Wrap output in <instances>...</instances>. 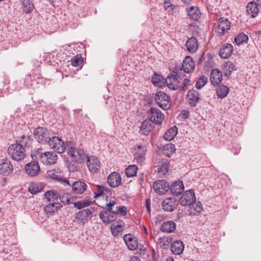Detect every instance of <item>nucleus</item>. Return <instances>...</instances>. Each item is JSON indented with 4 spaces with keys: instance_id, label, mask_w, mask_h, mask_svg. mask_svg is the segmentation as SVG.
Listing matches in <instances>:
<instances>
[{
    "instance_id": "nucleus-1",
    "label": "nucleus",
    "mask_w": 261,
    "mask_h": 261,
    "mask_svg": "<svg viewBox=\"0 0 261 261\" xmlns=\"http://www.w3.org/2000/svg\"><path fill=\"white\" fill-rule=\"evenodd\" d=\"M16 142L8 147V152L13 160L20 161L25 156V149L31 145L32 140L30 136L22 135Z\"/></svg>"
},
{
    "instance_id": "nucleus-2",
    "label": "nucleus",
    "mask_w": 261,
    "mask_h": 261,
    "mask_svg": "<svg viewBox=\"0 0 261 261\" xmlns=\"http://www.w3.org/2000/svg\"><path fill=\"white\" fill-rule=\"evenodd\" d=\"M156 104L163 110H167L171 106V98L169 95L163 91L158 92L154 97Z\"/></svg>"
},
{
    "instance_id": "nucleus-3",
    "label": "nucleus",
    "mask_w": 261,
    "mask_h": 261,
    "mask_svg": "<svg viewBox=\"0 0 261 261\" xmlns=\"http://www.w3.org/2000/svg\"><path fill=\"white\" fill-rule=\"evenodd\" d=\"M181 69L180 66H175L173 72L175 74L171 73L166 78V83L170 89L175 90L176 84L179 83V79L184 76L180 74Z\"/></svg>"
},
{
    "instance_id": "nucleus-4",
    "label": "nucleus",
    "mask_w": 261,
    "mask_h": 261,
    "mask_svg": "<svg viewBox=\"0 0 261 261\" xmlns=\"http://www.w3.org/2000/svg\"><path fill=\"white\" fill-rule=\"evenodd\" d=\"M47 144L54 150V152H57L58 153L64 152L66 149L64 142L58 137H50Z\"/></svg>"
},
{
    "instance_id": "nucleus-5",
    "label": "nucleus",
    "mask_w": 261,
    "mask_h": 261,
    "mask_svg": "<svg viewBox=\"0 0 261 261\" xmlns=\"http://www.w3.org/2000/svg\"><path fill=\"white\" fill-rule=\"evenodd\" d=\"M68 153L75 162L82 163L88 157L83 149L75 147H71L68 149Z\"/></svg>"
},
{
    "instance_id": "nucleus-6",
    "label": "nucleus",
    "mask_w": 261,
    "mask_h": 261,
    "mask_svg": "<svg viewBox=\"0 0 261 261\" xmlns=\"http://www.w3.org/2000/svg\"><path fill=\"white\" fill-rule=\"evenodd\" d=\"M35 138L39 143L46 144L49 139L50 136L47 129L44 127L38 126L34 130Z\"/></svg>"
},
{
    "instance_id": "nucleus-7",
    "label": "nucleus",
    "mask_w": 261,
    "mask_h": 261,
    "mask_svg": "<svg viewBox=\"0 0 261 261\" xmlns=\"http://www.w3.org/2000/svg\"><path fill=\"white\" fill-rule=\"evenodd\" d=\"M231 22L228 18L220 17L216 28V32L219 36L225 34L230 28Z\"/></svg>"
},
{
    "instance_id": "nucleus-8",
    "label": "nucleus",
    "mask_w": 261,
    "mask_h": 261,
    "mask_svg": "<svg viewBox=\"0 0 261 261\" xmlns=\"http://www.w3.org/2000/svg\"><path fill=\"white\" fill-rule=\"evenodd\" d=\"M195 201L196 197L193 190L186 191L179 198L180 204L182 206L190 205Z\"/></svg>"
},
{
    "instance_id": "nucleus-9",
    "label": "nucleus",
    "mask_w": 261,
    "mask_h": 261,
    "mask_svg": "<svg viewBox=\"0 0 261 261\" xmlns=\"http://www.w3.org/2000/svg\"><path fill=\"white\" fill-rule=\"evenodd\" d=\"M148 116L150 117L149 120L153 123L161 124L164 120V115L157 108H151L148 111Z\"/></svg>"
},
{
    "instance_id": "nucleus-10",
    "label": "nucleus",
    "mask_w": 261,
    "mask_h": 261,
    "mask_svg": "<svg viewBox=\"0 0 261 261\" xmlns=\"http://www.w3.org/2000/svg\"><path fill=\"white\" fill-rule=\"evenodd\" d=\"M58 156L55 152L48 151L42 153L40 156V161L46 165H51L56 163Z\"/></svg>"
},
{
    "instance_id": "nucleus-11",
    "label": "nucleus",
    "mask_w": 261,
    "mask_h": 261,
    "mask_svg": "<svg viewBox=\"0 0 261 261\" xmlns=\"http://www.w3.org/2000/svg\"><path fill=\"white\" fill-rule=\"evenodd\" d=\"M13 171V166L11 161L6 158L0 159V174L7 176Z\"/></svg>"
},
{
    "instance_id": "nucleus-12",
    "label": "nucleus",
    "mask_w": 261,
    "mask_h": 261,
    "mask_svg": "<svg viewBox=\"0 0 261 261\" xmlns=\"http://www.w3.org/2000/svg\"><path fill=\"white\" fill-rule=\"evenodd\" d=\"M135 150L136 151L135 154V159L138 164H143L145 160V154L147 151L146 146L137 144Z\"/></svg>"
},
{
    "instance_id": "nucleus-13",
    "label": "nucleus",
    "mask_w": 261,
    "mask_h": 261,
    "mask_svg": "<svg viewBox=\"0 0 261 261\" xmlns=\"http://www.w3.org/2000/svg\"><path fill=\"white\" fill-rule=\"evenodd\" d=\"M178 202L174 197H169L165 199L162 202L163 210L168 212H171L176 209Z\"/></svg>"
},
{
    "instance_id": "nucleus-14",
    "label": "nucleus",
    "mask_w": 261,
    "mask_h": 261,
    "mask_svg": "<svg viewBox=\"0 0 261 261\" xmlns=\"http://www.w3.org/2000/svg\"><path fill=\"white\" fill-rule=\"evenodd\" d=\"M178 66H179V65ZM195 66V63L192 58L190 56H186L182 62V66H180L181 69V71H180L181 75H182V71L187 73H191L194 70Z\"/></svg>"
},
{
    "instance_id": "nucleus-15",
    "label": "nucleus",
    "mask_w": 261,
    "mask_h": 261,
    "mask_svg": "<svg viewBox=\"0 0 261 261\" xmlns=\"http://www.w3.org/2000/svg\"><path fill=\"white\" fill-rule=\"evenodd\" d=\"M152 187L155 193L164 194L169 190V183L165 180H158L153 183Z\"/></svg>"
},
{
    "instance_id": "nucleus-16",
    "label": "nucleus",
    "mask_w": 261,
    "mask_h": 261,
    "mask_svg": "<svg viewBox=\"0 0 261 261\" xmlns=\"http://www.w3.org/2000/svg\"><path fill=\"white\" fill-rule=\"evenodd\" d=\"M25 170L30 176L33 177L39 174L40 168L37 162L32 161L25 165Z\"/></svg>"
},
{
    "instance_id": "nucleus-17",
    "label": "nucleus",
    "mask_w": 261,
    "mask_h": 261,
    "mask_svg": "<svg viewBox=\"0 0 261 261\" xmlns=\"http://www.w3.org/2000/svg\"><path fill=\"white\" fill-rule=\"evenodd\" d=\"M87 165L89 170L93 173H96L100 167L99 161L94 156H90L87 158Z\"/></svg>"
},
{
    "instance_id": "nucleus-18",
    "label": "nucleus",
    "mask_w": 261,
    "mask_h": 261,
    "mask_svg": "<svg viewBox=\"0 0 261 261\" xmlns=\"http://www.w3.org/2000/svg\"><path fill=\"white\" fill-rule=\"evenodd\" d=\"M121 180L120 175L116 172H112L107 178L109 185L113 188L118 187L121 183Z\"/></svg>"
},
{
    "instance_id": "nucleus-19",
    "label": "nucleus",
    "mask_w": 261,
    "mask_h": 261,
    "mask_svg": "<svg viewBox=\"0 0 261 261\" xmlns=\"http://www.w3.org/2000/svg\"><path fill=\"white\" fill-rule=\"evenodd\" d=\"M170 193L172 195L177 196L180 195L184 190V185L181 180H178L174 182L170 186Z\"/></svg>"
},
{
    "instance_id": "nucleus-20",
    "label": "nucleus",
    "mask_w": 261,
    "mask_h": 261,
    "mask_svg": "<svg viewBox=\"0 0 261 261\" xmlns=\"http://www.w3.org/2000/svg\"><path fill=\"white\" fill-rule=\"evenodd\" d=\"M154 127V125L150 120H145L142 122L139 132L141 135L147 136L150 134Z\"/></svg>"
},
{
    "instance_id": "nucleus-21",
    "label": "nucleus",
    "mask_w": 261,
    "mask_h": 261,
    "mask_svg": "<svg viewBox=\"0 0 261 261\" xmlns=\"http://www.w3.org/2000/svg\"><path fill=\"white\" fill-rule=\"evenodd\" d=\"M233 51V46L231 44L225 43L220 47L219 55L222 58L227 59L231 56Z\"/></svg>"
},
{
    "instance_id": "nucleus-22",
    "label": "nucleus",
    "mask_w": 261,
    "mask_h": 261,
    "mask_svg": "<svg viewBox=\"0 0 261 261\" xmlns=\"http://www.w3.org/2000/svg\"><path fill=\"white\" fill-rule=\"evenodd\" d=\"M92 214L90 209L83 210L76 213L75 219L77 220V222L85 224L87 222L88 217Z\"/></svg>"
},
{
    "instance_id": "nucleus-23",
    "label": "nucleus",
    "mask_w": 261,
    "mask_h": 261,
    "mask_svg": "<svg viewBox=\"0 0 261 261\" xmlns=\"http://www.w3.org/2000/svg\"><path fill=\"white\" fill-rule=\"evenodd\" d=\"M72 192L74 194H83L87 189L86 184L82 180H76L71 185Z\"/></svg>"
},
{
    "instance_id": "nucleus-24",
    "label": "nucleus",
    "mask_w": 261,
    "mask_h": 261,
    "mask_svg": "<svg viewBox=\"0 0 261 261\" xmlns=\"http://www.w3.org/2000/svg\"><path fill=\"white\" fill-rule=\"evenodd\" d=\"M222 80V73L218 69L212 70L211 75L210 81L213 85H217L220 83Z\"/></svg>"
},
{
    "instance_id": "nucleus-25",
    "label": "nucleus",
    "mask_w": 261,
    "mask_h": 261,
    "mask_svg": "<svg viewBox=\"0 0 261 261\" xmlns=\"http://www.w3.org/2000/svg\"><path fill=\"white\" fill-rule=\"evenodd\" d=\"M187 98L191 106H196L200 100L199 92L195 90H190L187 94Z\"/></svg>"
},
{
    "instance_id": "nucleus-26",
    "label": "nucleus",
    "mask_w": 261,
    "mask_h": 261,
    "mask_svg": "<svg viewBox=\"0 0 261 261\" xmlns=\"http://www.w3.org/2000/svg\"><path fill=\"white\" fill-rule=\"evenodd\" d=\"M184 245L181 241H175L172 243L171 246L172 252L176 255L181 254L184 250Z\"/></svg>"
},
{
    "instance_id": "nucleus-27",
    "label": "nucleus",
    "mask_w": 261,
    "mask_h": 261,
    "mask_svg": "<svg viewBox=\"0 0 261 261\" xmlns=\"http://www.w3.org/2000/svg\"><path fill=\"white\" fill-rule=\"evenodd\" d=\"M186 47L188 51L191 53H195L198 47V43L197 39L192 37L188 39L186 42Z\"/></svg>"
},
{
    "instance_id": "nucleus-28",
    "label": "nucleus",
    "mask_w": 261,
    "mask_h": 261,
    "mask_svg": "<svg viewBox=\"0 0 261 261\" xmlns=\"http://www.w3.org/2000/svg\"><path fill=\"white\" fill-rule=\"evenodd\" d=\"M176 229V224L172 221H167L164 222L161 226V230L163 232L170 233L173 232Z\"/></svg>"
},
{
    "instance_id": "nucleus-29",
    "label": "nucleus",
    "mask_w": 261,
    "mask_h": 261,
    "mask_svg": "<svg viewBox=\"0 0 261 261\" xmlns=\"http://www.w3.org/2000/svg\"><path fill=\"white\" fill-rule=\"evenodd\" d=\"M157 171L160 176L165 175L169 170V163L167 161H163L157 166Z\"/></svg>"
},
{
    "instance_id": "nucleus-30",
    "label": "nucleus",
    "mask_w": 261,
    "mask_h": 261,
    "mask_svg": "<svg viewBox=\"0 0 261 261\" xmlns=\"http://www.w3.org/2000/svg\"><path fill=\"white\" fill-rule=\"evenodd\" d=\"M61 207H62V204L59 203L54 202L47 205L44 207V210L46 214H52L58 212Z\"/></svg>"
},
{
    "instance_id": "nucleus-31",
    "label": "nucleus",
    "mask_w": 261,
    "mask_h": 261,
    "mask_svg": "<svg viewBox=\"0 0 261 261\" xmlns=\"http://www.w3.org/2000/svg\"><path fill=\"white\" fill-rule=\"evenodd\" d=\"M247 12L251 15L252 17H255L258 12L257 4L254 2H249L247 6Z\"/></svg>"
},
{
    "instance_id": "nucleus-32",
    "label": "nucleus",
    "mask_w": 261,
    "mask_h": 261,
    "mask_svg": "<svg viewBox=\"0 0 261 261\" xmlns=\"http://www.w3.org/2000/svg\"><path fill=\"white\" fill-rule=\"evenodd\" d=\"M189 17L194 20H197L201 16V13L197 7L192 6L187 8Z\"/></svg>"
},
{
    "instance_id": "nucleus-33",
    "label": "nucleus",
    "mask_w": 261,
    "mask_h": 261,
    "mask_svg": "<svg viewBox=\"0 0 261 261\" xmlns=\"http://www.w3.org/2000/svg\"><path fill=\"white\" fill-rule=\"evenodd\" d=\"M188 210L190 215H196L199 214L202 210V205L200 202L192 203L189 205Z\"/></svg>"
},
{
    "instance_id": "nucleus-34",
    "label": "nucleus",
    "mask_w": 261,
    "mask_h": 261,
    "mask_svg": "<svg viewBox=\"0 0 261 261\" xmlns=\"http://www.w3.org/2000/svg\"><path fill=\"white\" fill-rule=\"evenodd\" d=\"M177 127L173 126L168 129L164 135V138L167 141L173 140L177 134Z\"/></svg>"
},
{
    "instance_id": "nucleus-35",
    "label": "nucleus",
    "mask_w": 261,
    "mask_h": 261,
    "mask_svg": "<svg viewBox=\"0 0 261 261\" xmlns=\"http://www.w3.org/2000/svg\"><path fill=\"white\" fill-rule=\"evenodd\" d=\"M229 91V88L225 85H220L217 89V94L219 98H223L225 97Z\"/></svg>"
},
{
    "instance_id": "nucleus-36",
    "label": "nucleus",
    "mask_w": 261,
    "mask_h": 261,
    "mask_svg": "<svg viewBox=\"0 0 261 261\" xmlns=\"http://www.w3.org/2000/svg\"><path fill=\"white\" fill-rule=\"evenodd\" d=\"M175 151V147L172 144H168L163 147V153L167 157H170Z\"/></svg>"
},
{
    "instance_id": "nucleus-37",
    "label": "nucleus",
    "mask_w": 261,
    "mask_h": 261,
    "mask_svg": "<svg viewBox=\"0 0 261 261\" xmlns=\"http://www.w3.org/2000/svg\"><path fill=\"white\" fill-rule=\"evenodd\" d=\"M43 189V187L40 183L33 182L31 184L29 187V191L33 194H36L41 192Z\"/></svg>"
},
{
    "instance_id": "nucleus-38",
    "label": "nucleus",
    "mask_w": 261,
    "mask_h": 261,
    "mask_svg": "<svg viewBox=\"0 0 261 261\" xmlns=\"http://www.w3.org/2000/svg\"><path fill=\"white\" fill-rule=\"evenodd\" d=\"M248 40V37L243 33H240L234 38V42L238 45L247 43Z\"/></svg>"
},
{
    "instance_id": "nucleus-39",
    "label": "nucleus",
    "mask_w": 261,
    "mask_h": 261,
    "mask_svg": "<svg viewBox=\"0 0 261 261\" xmlns=\"http://www.w3.org/2000/svg\"><path fill=\"white\" fill-rule=\"evenodd\" d=\"M34 5L30 0H24L22 2V10L25 13L31 12L34 9Z\"/></svg>"
},
{
    "instance_id": "nucleus-40",
    "label": "nucleus",
    "mask_w": 261,
    "mask_h": 261,
    "mask_svg": "<svg viewBox=\"0 0 261 261\" xmlns=\"http://www.w3.org/2000/svg\"><path fill=\"white\" fill-rule=\"evenodd\" d=\"M138 167L135 165L128 166L125 170V174L127 177H133L136 175Z\"/></svg>"
},
{
    "instance_id": "nucleus-41",
    "label": "nucleus",
    "mask_w": 261,
    "mask_h": 261,
    "mask_svg": "<svg viewBox=\"0 0 261 261\" xmlns=\"http://www.w3.org/2000/svg\"><path fill=\"white\" fill-rule=\"evenodd\" d=\"M110 213H111L110 211L106 210L100 213L99 217L104 223H110L113 221V219L109 218Z\"/></svg>"
},
{
    "instance_id": "nucleus-42",
    "label": "nucleus",
    "mask_w": 261,
    "mask_h": 261,
    "mask_svg": "<svg viewBox=\"0 0 261 261\" xmlns=\"http://www.w3.org/2000/svg\"><path fill=\"white\" fill-rule=\"evenodd\" d=\"M45 198L48 201H54L58 199V193L56 191H47L44 194Z\"/></svg>"
},
{
    "instance_id": "nucleus-43",
    "label": "nucleus",
    "mask_w": 261,
    "mask_h": 261,
    "mask_svg": "<svg viewBox=\"0 0 261 261\" xmlns=\"http://www.w3.org/2000/svg\"><path fill=\"white\" fill-rule=\"evenodd\" d=\"M92 202L88 199L87 200H83L81 201H79L77 202H74L73 203L74 207L77 208L80 210L85 207L90 205L92 204Z\"/></svg>"
},
{
    "instance_id": "nucleus-44",
    "label": "nucleus",
    "mask_w": 261,
    "mask_h": 261,
    "mask_svg": "<svg viewBox=\"0 0 261 261\" xmlns=\"http://www.w3.org/2000/svg\"><path fill=\"white\" fill-rule=\"evenodd\" d=\"M47 176L48 178L55 179L56 181L61 180V178L59 175V173L55 170H49L47 172Z\"/></svg>"
},
{
    "instance_id": "nucleus-45",
    "label": "nucleus",
    "mask_w": 261,
    "mask_h": 261,
    "mask_svg": "<svg viewBox=\"0 0 261 261\" xmlns=\"http://www.w3.org/2000/svg\"><path fill=\"white\" fill-rule=\"evenodd\" d=\"M111 229L113 235L115 237H117L119 235V233L123 231V227L121 224L113 225L111 226Z\"/></svg>"
},
{
    "instance_id": "nucleus-46",
    "label": "nucleus",
    "mask_w": 261,
    "mask_h": 261,
    "mask_svg": "<svg viewBox=\"0 0 261 261\" xmlns=\"http://www.w3.org/2000/svg\"><path fill=\"white\" fill-rule=\"evenodd\" d=\"M207 82V79L206 76L204 75H201L197 80L195 86L197 89H201L203 86L205 85V84Z\"/></svg>"
},
{
    "instance_id": "nucleus-47",
    "label": "nucleus",
    "mask_w": 261,
    "mask_h": 261,
    "mask_svg": "<svg viewBox=\"0 0 261 261\" xmlns=\"http://www.w3.org/2000/svg\"><path fill=\"white\" fill-rule=\"evenodd\" d=\"M83 59L80 55L74 56L71 59V64L73 66H78L82 64Z\"/></svg>"
},
{
    "instance_id": "nucleus-48",
    "label": "nucleus",
    "mask_w": 261,
    "mask_h": 261,
    "mask_svg": "<svg viewBox=\"0 0 261 261\" xmlns=\"http://www.w3.org/2000/svg\"><path fill=\"white\" fill-rule=\"evenodd\" d=\"M113 214H120L122 216H125L127 214V208L124 206H116L113 211Z\"/></svg>"
},
{
    "instance_id": "nucleus-49",
    "label": "nucleus",
    "mask_w": 261,
    "mask_h": 261,
    "mask_svg": "<svg viewBox=\"0 0 261 261\" xmlns=\"http://www.w3.org/2000/svg\"><path fill=\"white\" fill-rule=\"evenodd\" d=\"M172 238L170 237L160 238L159 239V242L162 246H167L172 241Z\"/></svg>"
},
{
    "instance_id": "nucleus-50",
    "label": "nucleus",
    "mask_w": 261,
    "mask_h": 261,
    "mask_svg": "<svg viewBox=\"0 0 261 261\" xmlns=\"http://www.w3.org/2000/svg\"><path fill=\"white\" fill-rule=\"evenodd\" d=\"M163 80V78L160 75L155 73L152 77V82L154 85L159 86Z\"/></svg>"
},
{
    "instance_id": "nucleus-51",
    "label": "nucleus",
    "mask_w": 261,
    "mask_h": 261,
    "mask_svg": "<svg viewBox=\"0 0 261 261\" xmlns=\"http://www.w3.org/2000/svg\"><path fill=\"white\" fill-rule=\"evenodd\" d=\"M190 80L188 79L185 78L184 80L183 83L181 85H179L177 87L180 91H185L187 89L188 86L190 85Z\"/></svg>"
},
{
    "instance_id": "nucleus-52",
    "label": "nucleus",
    "mask_w": 261,
    "mask_h": 261,
    "mask_svg": "<svg viewBox=\"0 0 261 261\" xmlns=\"http://www.w3.org/2000/svg\"><path fill=\"white\" fill-rule=\"evenodd\" d=\"M127 246L129 249L131 250H135L138 247V241L136 239H135L134 240L132 241V242H130L128 244H127Z\"/></svg>"
},
{
    "instance_id": "nucleus-53",
    "label": "nucleus",
    "mask_w": 261,
    "mask_h": 261,
    "mask_svg": "<svg viewBox=\"0 0 261 261\" xmlns=\"http://www.w3.org/2000/svg\"><path fill=\"white\" fill-rule=\"evenodd\" d=\"M116 204V202L115 201H110L109 203H107L105 207L106 210H107L111 212V213H113V211H114V206Z\"/></svg>"
},
{
    "instance_id": "nucleus-54",
    "label": "nucleus",
    "mask_w": 261,
    "mask_h": 261,
    "mask_svg": "<svg viewBox=\"0 0 261 261\" xmlns=\"http://www.w3.org/2000/svg\"><path fill=\"white\" fill-rule=\"evenodd\" d=\"M136 238L132 237L130 234H125L123 236L124 241L125 243L126 244V245L128 244L129 242H132V241L134 240Z\"/></svg>"
},
{
    "instance_id": "nucleus-55",
    "label": "nucleus",
    "mask_w": 261,
    "mask_h": 261,
    "mask_svg": "<svg viewBox=\"0 0 261 261\" xmlns=\"http://www.w3.org/2000/svg\"><path fill=\"white\" fill-rule=\"evenodd\" d=\"M225 68H227L228 70H230L231 72L233 70H235V65L231 62H228L226 63V65H225Z\"/></svg>"
},
{
    "instance_id": "nucleus-56",
    "label": "nucleus",
    "mask_w": 261,
    "mask_h": 261,
    "mask_svg": "<svg viewBox=\"0 0 261 261\" xmlns=\"http://www.w3.org/2000/svg\"><path fill=\"white\" fill-rule=\"evenodd\" d=\"M68 168L69 169V170L71 171H76L77 170V166L74 163V162H71L69 165H68Z\"/></svg>"
},
{
    "instance_id": "nucleus-57",
    "label": "nucleus",
    "mask_w": 261,
    "mask_h": 261,
    "mask_svg": "<svg viewBox=\"0 0 261 261\" xmlns=\"http://www.w3.org/2000/svg\"><path fill=\"white\" fill-rule=\"evenodd\" d=\"M98 192L95 193V197H99L103 194V188L99 185H97Z\"/></svg>"
},
{
    "instance_id": "nucleus-58",
    "label": "nucleus",
    "mask_w": 261,
    "mask_h": 261,
    "mask_svg": "<svg viewBox=\"0 0 261 261\" xmlns=\"http://www.w3.org/2000/svg\"><path fill=\"white\" fill-rule=\"evenodd\" d=\"M189 112L187 110H182L181 112L180 113V116L182 119H186L189 117Z\"/></svg>"
},
{
    "instance_id": "nucleus-59",
    "label": "nucleus",
    "mask_w": 261,
    "mask_h": 261,
    "mask_svg": "<svg viewBox=\"0 0 261 261\" xmlns=\"http://www.w3.org/2000/svg\"><path fill=\"white\" fill-rule=\"evenodd\" d=\"M145 204H146V208L147 210V211L150 213V210H151V208H150V200L148 198H147L145 200Z\"/></svg>"
},
{
    "instance_id": "nucleus-60",
    "label": "nucleus",
    "mask_w": 261,
    "mask_h": 261,
    "mask_svg": "<svg viewBox=\"0 0 261 261\" xmlns=\"http://www.w3.org/2000/svg\"><path fill=\"white\" fill-rule=\"evenodd\" d=\"M204 60V54L203 53V54H201V56L198 59V60L197 61V64H201L202 63V62Z\"/></svg>"
},
{
    "instance_id": "nucleus-61",
    "label": "nucleus",
    "mask_w": 261,
    "mask_h": 261,
    "mask_svg": "<svg viewBox=\"0 0 261 261\" xmlns=\"http://www.w3.org/2000/svg\"><path fill=\"white\" fill-rule=\"evenodd\" d=\"M232 72L230 70L225 68V71L224 72V75L228 77L231 74Z\"/></svg>"
},
{
    "instance_id": "nucleus-62",
    "label": "nucleus",
    "mask_w": 261,
    "mask_h": 261,
    "mask_svg": "<svg viewBox=\"0 0 261 261\" xmlns=\"http://www.w3.org/2000/svg\"><path fill=\"white\" fill-rule=\"evenodd\" d=\"M61 181H62L64 184H66V185H70L69 181V180L68 179L62 180L61 179Z\"/></svg>"
},
{
    "instance_id": "nucleus-63",
    "label": "nucleus",
    "mask_w": 261,
    "mask_h": 261,
    "mask_svg": "<svg viewBox=\"0 0 261 261\" xmlns=\"http://www.w3.org/2000/svg\"><path fill=\"white\" fill-rule=\"evenodd\" d=\"M132 261H141V260L137 257H134L132 258Z\"/></svg>"
},
{
    "instance_id": "nucleus-64",
    "label": "nucleus",
    "mask_w": 261,
    "mask_h": 261,
    "mask_svg": "<svg viewBox=\"0 0 261 261\" xmlns=\"http://www.w3.org/2000/svg\"><path fill=\"white\" fill-rule=\"evenodd\" d=\"M166 261H174V259L172 257H168L167 258Z\"/></svg>"
}]
</instances>
